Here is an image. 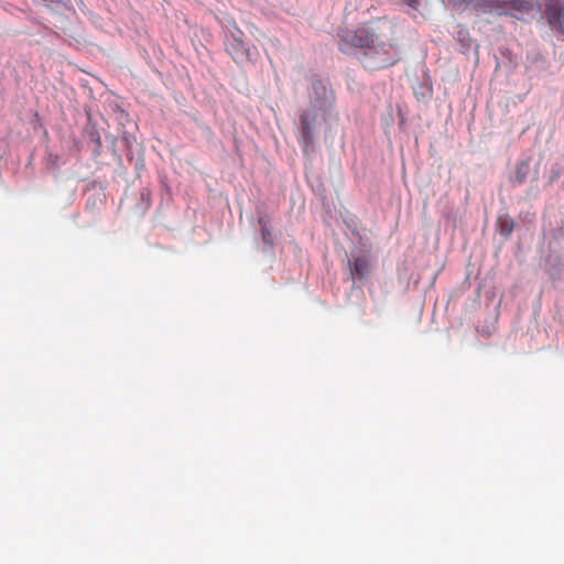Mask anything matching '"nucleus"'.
I'll list each match as a JSON object with an SVG mask.
<instances>
[{
  "label": "nucleus",
  "mask_w": 564,
  "mask_h": 564,
  "mask_svg": "<svg viewBox=\"0 0 564 564\" xmlns=\"http://www.w3.org/2000/svg\"><path fill=\"white\" fill-rule=\"evenodd\" d=\"M560 176H561V167L558 165L553 166L551 170L549 183L553 184L554 182H556L560 178Z\"/></svg>",
  "instance_id": "nucleus-13"
},
{
  "label": "nucleus",
  "mask_w": 564,
  "mask_h": 564,
  "mask_svg": "<svg viewBox=\"0 0 564 564\" xmlns=\"http://www.w3.org/2000/svg\"><path fill=\"white\" fill-rule=\"evenodd\" d=\"M421 89H422V91L415 90V96L419 100L426 99L427 97H430V95H431L430 88L422 86Z\"/></svg>",
  "instance_id": "nucleus-15"
},
{
  "label": "nucleus",
  "mask_w": 564,
  "mask_h": 564,
  "mask_svg": "<svg viewBox=\"0 0 564 564\" xmlns=\"http://www.w3.org/2000/svg\"><path fill=\"white\" fill-rule=\"evenodd\" d=\"M122 142L124 143V145L127 148V158L129 160H132V158H133L132 148H133V144L135 143V138L129 133H124L122 137Z\"/></svg>",
  "instance_id": "nucleus-11"
},
{
  "label": "nucleus",
  "mask_w": 564,
  "mask_h": 564,
  "mask_svg": "<svg viewBox=\"0 0 564 564\" xmlns=\"http://www.w3.org/2000/svg\"><path fill=\"white\" fill-rule=\"evenodd\" d=\"M310 108L329 115L335 102L334 93L328 82L318 76H313L310 88Z\"/></svg>",
  "instance_id": "nucleus-4"
},
{
  "label": "nucleus",
  "mask_w": 564,
  "mask_h": 564,
  "mask_svg": "<svg viewBox=\"0 0 564 564\" xmlns=\"http://www.w3.org/2000/svg\"><path fill=\"white\" fill-rule=\"evenodd\" d=\"M259 223L260 225L263 226V229H262V237H263V240L269 243V245H272V239H271V236H270V232L268 231V229L265 228V223H264V219L263 218H260L259 219Z\"/></svg>",
  "instance_id": "nucleus-14"
},
{
  "label": "nucleus",
  "mask_w": 564,
  "mask_h": 564,
  "mask_svg": "<svg viewBox=\"0 0 564 564\" xmlns=\"http://www.w3.org/2000/svg\"><path fill=\"white\" fill-rule=\"evenodd\" d=\"M57 161H58V155L52 154V153L48 154V164L53 169H57Z\"/></svg>",
  "instance_id": "nucleus-16"
},
{
  "label": "nucleus",
  "mask_w": 564,
  "mask_h": 564,
  "mask_svg": "<svg viewBox=\"0 0 564 564\" xmlns=\"http://www.w3.org/2000/svg\"><path fill=\"white\" fill-rule=\"evenodd\" d=\"M383 26L340 30L337 34L340 51L348 53L356 50L362 66L370 70L394 65L400 59V52L383 32Z\"/></svg>",
  "instance_id": "nucleus-1"
},
{
  "label": "nucleus",
  "mask_w": 564,
  "mask_h": 564,
  "mask_svg": "<svg viewBox=\"0 0 564 564\" xmlns=\"http://www.w3.org/2000/svg\"><path fill=\"white\" fill-rule=\"evenodd\" d=\"M226 50L236 63L243 64L253 62L258 57V50L254 45L243 40V33L238 28L229 31L227 35Z\"/></svg>",
  "instance_id": "nucleus-5"
},
{
  "label": "nucleus",
  "mask_w": 564,
  "mask_h": 564,
  "mask_svg": "<svg viewBox=\"0 0 564 564\" xmlns=\"http://www.w3.org/2000/svg\"><path fill=\"white\" fill-rule=\"evenodd\" d=\"M447 2L453 6V8L462 11L473 6L475 11L481 13L499 12L506 7H509L522 14H529L534 9L533 3L527 0H511L509 2L503 0H447Z\"/></svg>",
  "instance_id": "nucleus-3"
},
{
  "label": "nucleus",
  "mask_w": 564,
  "mask_h": 564,
  "mask_svg": "<svg viewBox=\"0 0 564 564\" xmlns=\"http://www.w3.org/2000/svg\"><path fill=\"white\" fill-rule=\"evenodd\" d=\"M513 225V220L511 219L509 214H500V216L497 219L498 230L505 237H508L512 232Z\"/></svg>",
  "instance_id": "nucleus-9"
},
{
  "label": "nucleus",
  "mask_w": 564,
  "mask_h": 564,
  "mask_svg": "<svg viewBox=\"0 0 564 564\" xmlns=\"http://www.w3.org/2000/svg\"><path fill=\"white\" fill-rule=\"evenodd\" d=\"M89 141L94 143L93 153L94 155L98 156L100 155L101 151V139L99 132L93 127L87 130Z\"/></svg>",
  "instance_id": "nucleus-10"
},
{
  "label": "nucleus",
  "mask_w": 564,
  "mask_h": 564,
  "mask_svg": "<svg viewBox=\"0 0 564 564\" xmlns=\"http://www.w3.org/2000/svg\"><path fill=\"white\" fill-rule=\"evenodd\" d=\"M349 268L352 279L361 280L368 275L370 263L366 257H357L349 262Z\"/></svg>",
  "instance_id": "nucleus-8"
},
{
  "label": "nucleus",
  "mask_w": 564,
  "mask_h": 564,
  "mask_svg": "<svg viewBox=\"0 0 564 564\" xmlns=\"http://www.w3.org/2000/svg\"><path fill=\"white\" fill-rule=\"evenodd\" d=\"M328 115L318 110L305 109L300 113L297 123V140L303 148L305 155H310L315 150L316 140L319 135L322 123Z\"/></svg>",
  "instance_id": "nucleus-2"
},
{
  "label": "nucleus",
  "mask_w": 564,
  "mask_h": 564,
  "mask_svg": "<svg viewBox=\"0 0 564 564\" xmlns=\"http://www.w3.org/2000/svg\"><path fill=\"white\" fill-rule=\"evenodd\" d=\"M531 162V159H525L517 164L514 174L510 178L513 185H522L527 182H534L538 180V166L532 167Z\"/></svg>",
  "instance_id": "nucleus-6"
},
{
  "label": "nucleus",
  "mask_w": 564,
  "mask_h": 564,
  "mask_svg": "<svg viewBox=\"0 0 564 564\" xmlns=\"http://www.w3.org/2000/svg\"><path fill=\"white\" fill-rule=\"evenodd\" d=\"M400 4L409 7L412 11H419L421 0H398Z\"/></svg>",
  "instance_id": "nucleus-12"
},
{
  "label": "nucleus",
  "mask_w": 564,
  "mask_h": 564,
  "mask_svg": "<svg viewBox=\"0 0 564 564\" xmlns=\"http://www.w3.org/2000/svg\"><path fill=\"white\" fill-rule=\"evenodd\" d=\"M545 13L551 28L564 33V3L549 6Z\"/></svg>",
  "instance_id": "nucleus-7"
}]
</instances>
